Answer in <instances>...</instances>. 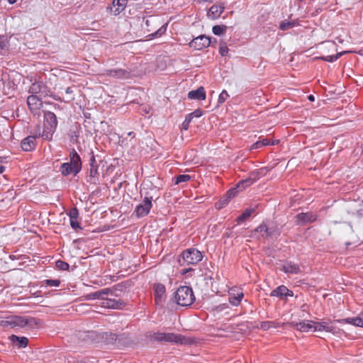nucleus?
I'll return each mask as SVG.
<instances>
[{
	"label": "nucleus",
	"instance_id": "16",
	"mask_svg": "<svg viewBox=\"0 0 363 363\" xmlns=\"http://www.w3.org/2000/svg\"><path fill=\"white\" fill-rule=\"evenodd\" d=\"M271 296H277L280 298H286L288 296H293L294 292L289 290L286 286L281 285L272 291Z\"/></svg>",
	"mask_w": 363,
	"mask_h": 363
},
{
	"label": "nucleus",
	"instance_id": "6",
	"mask_svg": "<svg viewBox=\"0 0 363 363\" xmlns=\"http://www.w3.org/2000/svg\"><path fill=\"white\" fill-rule=\"evenodd\" d=\"M29 93L38 96L40 98L52 96L50 89L42 82H35L29 88Z\"/></svg>",
	"mask_w": 363,
	"mask_h": 363
},
{
	"label": "nucleus",
	"instance_id": "7",
	"mask_svg": "<svg viewBox=\"0 0 363 363\" xmlns=\"http://www.w3.org/2000/svg\"><path fill=\"white\" fill-rule=\"evenodd\" d=\"M152 196H145L143 201L136 206L134 213L138 218L146 216L150 213L152 206Z\"/></svg>",
	"mask_w": 363,
	"mask_h": 363
},
{
	"label": "nucleus",
	"instance_id": "45",
	"mask_svg": "<svg viewBox=\"0 0 363 363\" xmlns=\"http://www.w3.org/2000/svg\"><path fill=\"white\" fill-rule=\"evenodd\" d=\"M74 87L69 86L65 89V93L67 95V101H71L74 100V96L73 95L74 93Z\"/></svg>",
	"mask_w": 363,
	"mask_h": 363
},
{
	"label": "nucleus",
	"instance_id": "35",
	"mask_svg": "<svg viewBox=\"0 0 363 363\" xmlns=\"http://www.w3.org/2000/svg\"><path fill=\"white\" fill-rule=\"evenodd\" d=\"M191 179V177L189 174H179L174 178V184H179L180 183L187 182Z\"/></svg>",
	"mask_w": 363,
	"mask_h": 363
},
{
	"label": "nucleus",
	"instance_id": "10",
	"mask_svg": "<svg viewBox=\"0 0 363 363\" xmlns=\"http://www.w3.org/2000/svg\"><path fill=\"white\" fill-rule=\"evenodd\" d=\"M329 0H310L309 4L311 6L308 7V11H311V16H315L322 12L326 9L325 5Z\"/></svg>",
	"mask_w": 363,
	"mask_h": 363
},
{
	"label": "nucleus",
	"instance_id": "14",
	"mask_svg": "<svg viewBox=\"0 0 363 363\" xmlns=\"http://www.w3.org/2000/svg\"><path fill=\"white\" fill-rule=\"evenodd\" d=\"M27 104L32 112L38 111L43 107L42 99L37 95L31 94L27 98Z\"/></svg>",
	"mask_w": 363,
	"mask_h": 363
},
{
	"label": "nucleus",
	"instance_id": "62",
	"mask_svg": "<svg viewBox=\"0 0 363 363\" xmlns=\"http://www.w3.org/2000/svg\"><path fill=\"white\" fill-rule=\"evenodd\" d=\"M95 24H97V23L96 22H92V25L93 26L95 25Z\"/></svg>",
	"mask_w": 363,
	"mask_h": 363
},
{
	"label": "nucleus",
	"instance_id": "39",
	"mask_svg": "<svg viewBox=\"0 0 363 363\" xmlns=\"http://www.w3.org/2000/svg\"><path fill=\"white\" fill-rule=\"evenodd\" d=\"M239 191H240V190L239 188H238V186L228 191L227 198L225 199V204H227L229 201V199L235 196Z\"/></svg>",
	"mask_w": 363,
	"mask_h": 363
},
{
	"label": "nucleus",
	"instance_id": "43",
	"mask_svg": "<svg viewBox=\"0 0 363 363\" xmlns=\"http://www.w3.org/2000/svg\"><path fill=\"white\" fill-rule=\"evenodd\" d=\"M9 46V42L7 37L4 35H0V51L6 50Z\"/></svg>",
	"mask_w": 363,
	"mask_h": 363
},
{
	"label": "nucleus",
	"instance_id": "2",
	"mask_svg": "<svg viewBox=\"0 0 363 363\" xmlns=\"http://www.w3.org/2000/svg\"><path fill=\"white\" fill-rule=\"evenodd\" d=\"M279 234V229L276 225L267 226L266 223H262L251 232L250 237L262 240L273 237L277 238Z\"/></svg>",
	"mask_w": 363,
	"mask_h": 363
},
{
	"label": "nucleus",
	"instance_id": "19",
	"mask_svg": "<svg viewBox=\"0 0 363 363\" xmlns=\"http://www.w3.org/2000/svg\"><path fill=\"white\" fill-rule=\"evenodd\" d=\"M330 332L335 333V327H334L331 323L328 321L314 322V331H322Z\"/></svg>",
	"mask_w": 363,
	"mask_h": 363
},
{
	"label": "nucleus",
	"instance_id": "57",
	"mask_svg": "<svg viewBox=\"0 0 363 363\" xmlns=\"http://www.w3.org/2000/svg\"><path fill=\"white\" fill-rule=\"evenodd\" d=\"M5 171V167L4 166H0V174L3 173Z\"/></svg>",
	"mask_w": 363,
	"mask_h": 363
},
{
	"label": "nucleus",
	"instance_id": "25",
	"mask_svg": "<svg viewBox=\"0 0 363 363\" xmlns=\"http://www.w3.org/2000/svg\"><path fill=\"white\" fill-rule=\"evenodd\" d=\"M282 270L286 274H296L300 272V267L292 262H286L283 264Z\"/></svg>",
	"mask_w": 363,
	"mask_h": 363
},
{
	"label": "nucleus",
	"instance_id": "54",
	"mask_svg": "<svg viewBox=\"0 0 363 363\" xmlns=\"http://www.w3.org/2000/svg\"><path fill=\"white\" fill-rule=\"evenodd\" d=\"M223 205H225V199L223 201H220L219 202H217L216 203V208H218V209H220V208H223Z\"/></svg>",
	"mask_w": 363,
	"mask_h": 363
},
{
	"label": "nucleus",
	"instance_id": "30",
	"mask_svg": "<svg viewBox=\"0 0 363 363\" xmlns=\"http://www.w3.org/2000/svg\"><path fill=\"white\" fill-rule=\"evenodd\" d=\"M297 25H298V23L296 21L285 20L280 23L279 29L281 30H287L290 28H294V26H296Z\"/></svg>",
	"mask_w": 363,
	"mask_h": 363
},
{
	"label": "nucleus",
	"instance_id": "21",
	"mask_svg": "<svg viewBox=\"0 0 363 363\" xmlns=\"http://www.w3.org/2000/svg\"><path fill=\"white\" fill-rule=\"evenodd\" d=\"M224 5L223 4H214L208 10L207 16L212 19H216L220 17L224 11Z\"/></svg>",
	"mask_w": 363,
	"mask_h": 363
},
{
	"label": "nucleus",
	"instance_id": "9",
	"mask_svg": "<svg viewBox=\"0 0 363 363\" xmlns=\"http://www.w3.org/2000/svg\"><path fill=\"white\" fill-rule=\"evenodd\" d=\"M153 289L156 305L162 306L166 298L165 286L162 284L157 283L154 284Z\"/></svg>",
	"mask_w": 363,
	"mask_h": 363
},
{
	"label": "nucleus",
	"instance_id": "41",
	"mask_svg": "<svg viewBox=\"0 0 363 363\" xmlns=\"http://www.w3.org/2000/svg\"><path fill=\"white\" fill-rule=\"evenodd\" d=\"M55 266L56 267L60 269V270H68L69 269V265L67 262H64L62 260H57L56 262H55Z\"/></svg>",
	"mask_w": 363,
	"mask_h": 363
},
{
	"label": "nucleus",
	"instance_id": "51",
	"mask_svg": "<svg viewBox=\"0 0 363 363\" xmlns=\"http://www.w3.org/2000/svg\"><path fill=\"white\" fill-rule=\"evenodd\" d=\"M228 52V48L226 45H221L219 48V53L222 56H225Z\"/></svg>",
	"mask_w": 363,
	"mask_h": 363
},
{
	"label": "nucleus",
	"instance_id": "32",
	"mask_svg": "<svg viewBox=\"0 0 363 363\" xmlns=\"http://www.w3.org/2000/svg\"><path fill=\"white\" fill-rule=\"evenodd\" d=\"M254 211L255 210L252 208L245 209V211L237 218V222L238 223L244 222L252 215V213L254 212Z\"/></svg>",
	"mask_w": 363,
	"mask_h": 363
},
{
	"label": "nucleus",
	"instance_id": "15",
	"mask_svg": "<svg viewBox=\"0 0 363 363\" xmlns=\"http://www.w3.org/2000/svg\"><path fill=\"white\" fill-rule=\"evenodd\" d=\"M126 4L127 0H113L111 6L107 7V10L111 14L117 16L125 9Z\"/></svg>",
	"mask_w": 363,
	"mask_h": 363
},
{
	"label": "nucleus",
	"instance_id": "52",
	"mask_svg": "<svg viewBox=\"0 0 363 363\" xmlns=\"http://www.w3.org/2000/svg\"><path fill=\"white\" fill-rule=\"evenodd\" d=\"M89 166H90V167H98L95 156L94 155L93 153H92V156L89 160Z\"/></svg>",
	"mask_w": 363,
	"mask_h": 363
},
{
	"label": "nucleus",
	"instance_id": "26",
	"mask_svg": "<svg viewBox=\"0 0 363 363\" xmlns=\"http://www.w3.org/2000/svg\"><path fill=\"white\" fill-rule=\"evenodd\" d=\"M335 322L340 323H349L355 326L363 328V319L359 317L347 318L341 320H335Z\"/></svg>",
	"mask_w": 363,
	"mask_h": 363
},
{
	"label": "nucleus",
	"instance_id": "61",
	"mask_svg": "<svg viewBox=\"0 0 363 363\" xmlns=\"http://www.w3.org/2000/svg\"><path fill=\"white\" fill-rule=\"evenodd\" d=\"M133 132H130V133H128V135H129L130 136H132V134H133Z\"/></svg>",
	"mask_w": 363,
	"mask_h": 363
},
{
	"label": "nucleus",
	"instance_id": "60",
	"mask_svg": "<svg viewBox=\"0 0 363 363\" xmlns=\"http://www.w3.org/2000/svg\"><path fill=\"white\" fill-rule=\"evenodd\" d=\"M145 23H146V25L148 26L150 25V21H149V20H147V21H145Z\"/></svg>",
	"mask_w": 363,
	"mask_h": 363
},
{
	"label": "nucleus",
	"instance_id": "34",
	"mask_svg": "<svg viewBox=\"0 0 363 363\" xmlns=\"http://www.w3.org/2000/svg\"><path fill=\"white\" fill-rule=\"evenodd\" d=\"M271 143L269 139L264 138L262 140H258L255 143H254L252 146V149H259L264 146L270 145ZM275 143L272 142V145H274Z\"/></svg>",
	"mask_w": 363,
	"mask_h": 363
},
{
	"label": "nucleus",
	"instance_id": "59",
	"mask_svg": "<svg viewBox=\"0 0 363 363\" xmlns=\"http://www.w3.org/2000/svg\"><path fill=\"white\" fill-rule=\"evenodd\" d=\"M8 1L10 4H13L17 1V0H8Z\"/></svg>",
	"mask_w": 363,
	"mask_h": 363
},
{
	"label": "nucleus",
	"instance_id": "29",
	"mask_svg": "<svg viewBox=\"0 0 363 363\" xmlns=\"http://www.w3.org/2000/svg\"><path fill=\"white\" fill-rule=\"evenodd\" d=\"M267 172V169L266 167H262L258 169H255L250 173V177H252L254 182L259 179L261 177H264Z\"/></svg>",
	"mask_w": 363,
	"mask_h": 363
},
{
	"label": "nucleus",
	"instance_id": "3",
	"mask_svg": "<svg viewBox=\"0 0 363 363\" xmlns=\"http://www.w3.org/2000/svg\"><path fill=\"white\" fill-rule=\"evenodd\" d=\"M174 300L181 306H190L195 301V296L190 286H182L174 293Z\"/></svg>",
	"mask_w": 363,
	"mask_h": 363
},
{
	"label": "nucleus",
	"instance_id": "11",
	"mask_svg": "<svg viewBox=\"0 0 363 363\" xmlns=\"http://www.w3.org/2000/svg\"><path fill=\"white\" fill-rule=\"evenodd\" d=\"M296 224L305 225L316 220L317 215L312 212L300 213L296 216Z\"/></svg>",
	"mask_w": 363,
	"mask_h": 363
},
{
	"label": "nucleus",
	"instance_id": "31",
	"mask_svg": "<svg viewBox=\"0 0 363 363\" xmlns=\"http://www.w3.org/2000/svg\"><path fill=\"white\" fill-rule=\"evenodd\" d=\"M253 183H254V181L252 180V177L249 174V177L247 179L240 181L238 183L237 186H238V188H239V189L240 191H242L245 188L251 186Z\"/></svg>",
	"mask_w": 363,
	"mask_h": 363
},
{
	"label": "nucleus",
	"instance_id": "17",
	"mask_svg": "<svg viewBox=\"0 0 363 363\" xmlns=\"http://www.w3.org/2000/svg\"><path fill=\"white\" fill-rule=\"evenodd\" d=\"M44 119L45 122L48 125V129H49L50 131L55 130L57 126V119L56 115L51 111H45Z\"/></svg>",
	"mask_w": 363,
	"mask_h": 363
},
{
	"label": "nucleus",
	"instance_id": "27",
	"mask_svg": "<svg viewBox=\"0 0 363 363\" xmlns=\"http://www.w3.org/2000/svg\"><path fill=\"white\" fill-rule=\"evenodd\" d=\"M9 339L13 343H16L19 348H24L28 344V339L26 337H18L12 335L10 336Z\"/></svg>",
	"mask_w": 363,
	"mask_h": 363
},
{
	"label": "nucleus",
	"instance_id": "53",
	"mask_svg": "<svg viewBox=\"0 0 363 363\" xmlns=\"http://www.w3.org/2000/svg\"><path fill=\"white\" fill-rule=\"evenodd\" d=\"M189 124L190 123H189L187 121H184V122L182 124V130H187L189 127Z\"/></svg>",
	"mask_w": 363,
	"mask_h": 363
},
{
	"label": "nucleus",
	"instance_id": "63",
	"mask_svg": "<svg viewBox=\"0 0 363 363\" xmlns=\"http://www.w3.org/2000/svg\"><path fill=\"white\" fill-rule=\"evenodd\" d=\"M3 162V159L1 157H0V162Z\"/></svg>",
	"mask_w": 363,
	"mask_h": 363
},
{
	"label": "nucleus",
	"instance_id": "46",
	"mask_svg": "<svg viewBox=\"0 0 363 363\" xmlns=\"http://www.w3.org/2000/svg\"><path fill=\"white\" fill-rule=\"evenodd\" d=\"M229 97L228 92L225 90H223L218 96V104L224 103L226 99Z\"/></svg>",
	"mask_w": 363,
	"mask_h": 363
},
{
	"label": "nucleus",
	"instance_id": "48",
	"mask_svg": "<svg viewBox=\"0 0 363 363\" xmlns=\"http://www.w3.org/2000/svg\"><path fill=\"white\" fill-rule=\"evenodd\" d=\"M70 225L74 230H76L77 228L81 229L79 223L77 221V218L70 219Z\"/></svg>",
	"mask_w": 363,
	"mask_h": 363
},
{
	"label": "nucleus",
	"instance_id": "37",
	"mask_svg": "<svg viewBox=\"0 0 363 363\" xmlns=\"http://www.w3.org/2000/svg\"><path fill=\"white\" fill-rule=\"evenodd\" d=\"M342 55V52H339L336 55H328V56H321L318 57V59H320L323 61L333 62L336 61L338 58H340Z\"/></svg>",
	"mask_w": 363,
	"mask_h": 363
},
{
	"label": "nucleus",
	"instance_id": "56",
	"mask_svg": "<svg viewBox=\"0 0 363 363\" xmlns=\"http://www.w3.org/2000/svg\"><path fill=\"white\" fill-rule=\"evenodd\" d=\"M328 45L330 48H335V44L333 42H329Z\"/></svg>",
	"mask_w": 363,
	"mask_h": 363
},
{
	"label": "nucleus",
	"instance_id": "33",
	"mask_svg": "<svg viewBox=\"0 0 363 363\" xmlns=\"http://www.w3.org/2000/svg\"><path fill=\"white\" fill-rule=\"evenodd\" d=\"M167 30V26L166 25H164L161 26L160 28H158L155 32L150 34L147 35L149 39H153L157 37L162 36Z\"/></svg>",
	"mask_w": 363,
	"mask_h": 363
},
{
	"label": "nucleus",
	"instance_id": "50",
	"mask_svg": "<svg viewBox=\"0 0 363 363\" xmlns=\"http://www.w3.org/2000/svg\"><path fill=\"white\" fill-rule=\"evenodd\" d=\"M70 138L72 143H77L78 139V134L75 130H70Z\"/></svg>",
	"mask_w": 363,
	"mask_h": 363
},
{
	"label": "nucleus",
	"instance_id": "1",
	"mask_svg": "<svg viewBox=\"0 0 363 363\" xmlns=\"http://www.w3.org/2000/svg\"><path fill=\"white\" fill-rule=\"evenodd\" d=\"M39 323V320L33 317H24L18 315H13L7 318L6 320L2 321L4 327H11L12 328L28 327L33 328Z\"/></svg>",
	"mask_w": 363,
	"mask_h": 363
},
{
	"label": "nucleus",
	"instance_id": "12",
	"mask_svg": "<svg viewBox=\"0 0 363 363\" xmlns=\"http://www.w3.org/2000/svg\"><path fill=\"white\" fill-rule=\"evenodd\" d=\"M289 325L301 332H308L311 330H314V322L309 320H305L298 323L292 321L289 323Z\"/></svg>",
	"mask_w": 363,
	"mask_h": 363
},
{
	"label": "nucleus",
	"instance_id": "40",
	"mask_svg": "<svg viewBox=\"0 0 363 363\" xmlns=\"http://www.w3.org/2000/svg\"><path fill=\"white\" fill-rule=\"evenodd\" d=\"M227 26H225L216 25L213 27L212 31L214 35H220L225 32Z\"/></svg>",
	"mask_w": 363,
	"mask_h": 363
},
{
	"label": "nucleus",
	"instance_id": "38",
	"mask_svg": "<svg viewBox=\"0 0 363 363\" xmlns=\"http://www.w3.org/2000/svg\"><path fill=\"white\" fill-rule=\"evenodd\" d=\"M107 306L108 307H111L113 308H121L122 306L124 305L122 301L121 300H112V299H108L107 300Z\"/></svg>",
	"mask_w": 363,
	"mask_h": 363
},
{
	"label": "nucleus",
	"instance_id": "55",
	"mask_svg": "<svg viewBox=\"0 0 363 363\" xmlns=\"http://www.w3.org/2000/svg\"><path fill=\"white\" fill-rule=\"evenodd\" d=\"M193 117L191 116H190V113L188 114L186 118H185V120L186 121H187L189 123H191V120H192Z\"/></svg>",
	"mask_w": 363,
	"mask_h": 363
},
{
	"label": "nucleus",
	"instance_id": "23",
	"mask_svg": "<svg viewBox=\"0 0 363 363\" xmlns=\"http://www.w3.org/2000/svg\"><path fill=\"white\" fill-rule=\"evenodd\" d=\"M21 146L24 151H31L36 146L35 137L30 135L24 138L21 141Z\"/></svg>",
	"mask_w": 363,
	"mask_h": 363
},
{
	"label": "nucleus",
	"instance_id": "36",
	"mask_svg": "<svg viewBox=\"0 0 363 363\" xmlns=\"http://www.w3.org/2000/svg\"><path fill=\"white\" fill-rule=\"evenodd\" d=\"M112 294V291L110 289H104L102 290L96 291L93 295L96 298H105V296Z\"/></svg>",
	"mask_w": 363,
	"mask_h": 363
},
{
	"label": "nucleus",
	"instance_id": "20",
	"mask_svg": "<svg viewBox=\"0 0 363 363\" xmlns=\"http://www.w3.org/2000/svg\"><path fill=\"white\" fill-rule=\"evenodd\" d=\"M69 163L72 166H74L75 169H77L79 171L82 170V162L80 156L77 152L74 149H72L69 152Z\"/></svg>",
	"mask_w": 363,
	"mask_h": 363
},
{
	"label": "nucleus",
	"instance_id": "18",
	"mask_svg": "<svg viewBox=\"0 0 363 363\" xmlns=\"http://www.w3.org/2000/svg\"><path fill=\"white\" fill-rule=\"evenodd\" d=\"M86 181L90 184L96 185L99 181V172L98 167H89L87 175L86 177Z\"/></svg>",
	"mask_w": 363,
	"mask_h": 363
},
{
	"label": "nucleus",
	"instance_id": "42",
	"mask_svg": "<svg viewBox=\"0 0 363 363\" xmlns=\"http://www.w3.org/2000/svg\"><path fill=\"white\" fill-rule=\"evenodd\" d=\"M43 284L48 286H59L60 281L59 279H45L43 281Z\"/></svg>",
	"mask_w": 363,
	"mask_h": 363
},
{
	"label": "nucleus",
	"instance_id": "8",
	"mask_svg": "<svg viewBox=\"0 0 363 363\" xmlns=\"http://www.w3.org/2000/svg\"><path fill=\"white\" fill-rule=\"evenodd\" d=\"M211 40L208 37L204 35H199L194 38L189 45L191 48L201 50L203 48H208L210 45Z\"/></svg>",
	"mask_w": 363,
	"mask_h": 363
},
{
	"label": "nucleus",
	"instance_id": "49",
	"mask_svg": "<svg viewBox=\"0 0 363 363\" xmlns=\"http://www.w3.org/2000/svg\"><path fill=\"white\" fill-rule=\"evenodd\" d=\"M203 115V111L200 109H196L194 111L190 113V116H191L193 118H199Z\"/></svg>",
	"mask_w": 363,
	"mask_h": 363
},
{
	"label": "nucleus",
	"instance_id": "28",
	"mask_svg": "<svg viewBox=\"0 0 363 363\" xmlns=\"http://www.w3.org/2000/svg\"><path fill=\"white\" fill-rule=\"evenodd\" d=\"M243 296L244 295L242 292H238L236 294L230 292L229 294L228 300L231 305L234 306H238L240 303V301L242 299Z\"/></svg>",
	"mask_w": 363,
	"mask_h": 363
},
{
	"label": "nucleus",
	"instance_id": "13",
	"mask_svg": "<svg viewBox=\"0 0 363 363\" xmlns=\"http://www.w3.org/2000/svg\"><path fill=\"white\" fill-rule=\"evenodd\" d=\"M104 74L116 79H128L130 77V71L121 68L106 69Z\"/></svg>",
	"mask_w": 363,
	"mask_h": 363
},
{
	"label": "nucleus",
	"instance_id": "44",
	"mask_svg": "<svg viewBox=\"0 0 363 363\" xmlns=\"http://www.w3.org/2000/svg\"><path fill=\"white\" fill-rule=\"evenodd\" d=\"M272 327H276V323L273 321H263L260 325L261 329L263 330H267Z\"/></svg>",
	"mask_w": 363,
	"mask_h": 363
},
{
	"label": "nucleus",
	"instance_id": "5",
	"mask_svg": "<svg viewBox=\"0 0 363 363\" xmlns=\"http://www.w3.org/2000/svg\"><path fill=\"white\" fill-rule=\"evenodd\" d=\"M182 257L184 262L187 265L196 264L203 258L201 252L195 248H190L184 251Z\"/></svg>",
	"mask_w": 363,
	"mask_h": 363
},
{
	"label": "nucleus",
	"instance_id": "24",
	"mask_svg": "<svg viewBox=\"0 0 363 363\" xmlns=\"http://www.w3.org/2000/svg\"><path fill=\"white\" fill-rule=\"evenodd\" d=\"M188 97L190 99L204 100L206 99V91L203 86H200L196 90L190 91L188 93Z\"/></svg>",
	"mask_w": 363,
	"mask_h": 363
},
{
	"label": "nucleus",
	"instance_id": "58",
	"mask_svg": "<svg viewBox=\"0 0 363 363\" xmlns=\"http://www.w3.org/2000/svg\"><path fill=\"white\" fill-rule=\"evenodd\" d=\"M308 99L311 101H314V96L313 95L308 96Z\"/></svg>",
	"mask_w": 363,
	"mask_h": 363
},
{
	"label": "nucleus",
	"instance_id": "4",
	"mask_svg": "<svg viewBox=\"0 0 363 363\" xmlns=\"http://www.w3.org/2000/svg\"><path fill=\"white\" fill-rule=\"evenodd\" d=\"M152 339L157 342H175L181 345L189 344V340L182 335H176L174 333H155L152 335Z\"/></svg>",
	"mask_w": 363,
	"mask_h": 363
},
{
	"label": "nucleus",
	"instance_id": "47",
	"mask_svg": "<svg viewBox=\"0 0 363 363\" xmlns=\"http://www.w3.org/2000/svg\"><path fill=\"white\" fill-rule=\"evenodd\" d=\"M78 215H79V212H78V210L77 208H72L69 213V218L70 219H74V218H77L78 217Z\"/></svg>",
	"mask_w": 363,
	"mask_h": 363
},
{
	"label": "nucleus",
	"instance_id": "22",
	"mask_svg": "<svg viewBox=\"0 0 363 363\" xmlns=\"http://www.w3.org/2000/svg\"><path fill=\"white\" fill-rule=\"evenodd\" d=\"M60 172L65 177L69 176L70 174L76 176L78 173L80 172V171H79L77 169H75L74 166H72L69 162L62 163L60 165Z\"/></svg>",
	"mask_w": 363,
	"mask_h": 363
}]
</instances>
